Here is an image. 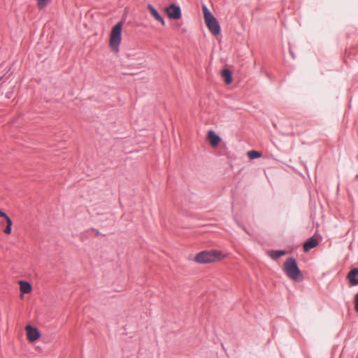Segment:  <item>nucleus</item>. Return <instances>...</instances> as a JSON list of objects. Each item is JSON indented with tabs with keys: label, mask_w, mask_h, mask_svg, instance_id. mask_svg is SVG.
Returning <instances> with one entry per match:
<instances>
[{
	"label": "nucleus",
	"mask_w": 358,
	"mask_h": 358,
	"mask_svg": "<svg viewBox=\"0 0 358 358\" xmlns=\"http://www.w3.org/2000/svg\"><path fill=\"white\" fill-rule=\"evenodd\" d=\"M221 75L224 79L226 84H230L232 82V73L231 71L228 69H224L222 71Z\"/></svg>",
	"instance_id": "f8f14e48"
},
{
	"label": "nucleus",
	"mask_w": 358,
	"mask_h": 358,
	"mask_svg": "<svg viewBox=\"0 0 358 358\" xmlns=\"http://www.w3.org/2000/svg\"><path fill=\"white\" fill-rule=\"evenodd\" d=\"M357 275L358 268H354L348 273L347 275L348 280H349L350 283L353 286H356L358 285V278H357Z\"/></svg>",
	"instance_id": "0eeeda50"
},
{
	"label": "nucleus",
	"mask_w": 358,
	"mask_h": 358,
	"mask_svg": "<svg viewBox=\"0 0 358 358\" xmlns=\"http://www.w3.org/2000/svg\"><path fill=\"white\" fill-rule=\"evenodd\" d=\"M36 1L39 10H43L47 6L50 0H36Z\"/></svg>",
	"instance_id": "2eb2a0df"
},
{
	"label": "nucleus",
	"mask_w": 358,
	"mask_h": 358,
	"mask_svg": "<svg viewBox=\"0 0 358 358\" xmlns=\"http://www.w3.org/2000/svg\"><path fill=\"white\" fill-rule=\"evenodd\" d=\"M20 289L22 294H28L31 291V285L26 281H20Z\"/></svg>",
	"instance_id": "ddd939ff"
},
{
	"label": "nucleus",
	"mask_w": 358,
	"mask_h": 358,
	"mask_svg": "<svg viewBox=\"0 0 358 358\" xmlns=\"http://www.w3.org/2000/svg\"><path fill=\"white\" fill-rule=\"evenodd\" d=\"M355 309L358 313V293L355 296Z\"/></svg>",
	"instance_id": "f3484780"
},
{
	"label": "nucleus",
	"mask_w": 358,
	"mask_h": 358,
	"mask_svg": "<svg viewBox=\"0 0 358 358\" xmlns=\"http://www.w3.org/2000/svg\"><path fill=\"white\" fill-rule=\"evenodd\" d=\"M220 251L204 250L198 253L195 257V261L199 264H208L215 262L221 256Z\"/></svg>",
	"instance_id": "20e7f679"
},
{
	"label": "nucleus",
	"mask_w": 358,
	"mask_h": 358,
	"mask_svg": "<svg viewBox=\"0 0 358 358\" xmlns=\"http://www.w3.org/2000/svg\"><path fill=\"white\" fill-rule=\"evenodd\" d=\"M3 224V222H0V224Z\"/></svg>",
	"instance_id": "aec40b11"
},
{
	"label": "nucleus",
	"mask_w": 358,
	"mask_h": 358,
	"mask_svg": "<svg viewBox=\"0 0 358 358\" xmlns=\"http://www.w3.org/2000/svg\"><path fill=\"white\" fill-rule=\"evenodd\" d=\"M317 245V240L313 237H311L303 243V250L305 252H308L310 250L315 248Z\"/></svg>",
	"instance_id": "9b49d317"
},
{
	"label": "nucleus",
	"mask_w": 358,
	"mask_h": 358,
	"mask_svg": "<svg viewBox=\"0 0 358 358\" xmlns=\"http://www.w3.org/2000/svg\"><path fill=\"white\" fill-rule=\"evenodd\" d=\"M148 9L150 12L151 15L155 17V19L159 21L163 26H165V22L164 18L161 16L159 13L154 8L153 6L149 4L148 6Z\"/></svg>",
	"instance_id": "9d476101"
},
{
	"label": "nucleus",
	"mask_w": 358,
	"mask_h": 358,
	"mask_svg": "<svg viewBox=\"0 0 358 358\" xmlns=\"http://www.w3.org/2000/svg\"><path fill=\"white\" fill-rule=\"evenodd\" d=\"M122 22H120L111 30L109 44L111 49L115 52L118 51L122 41Z\"/></svg>",
	"instance_id": "7ed1b4c3"
},
{
	"label": "nucleus",
	"mask_w": 358,
	"mask_h": 358,
	"mask_svg": "<svg viewBox=\"0 0 358 358\" xmlns=\"http://www.w3.org/2000/svg\"><path fill=\"white\" fill-rule=\"evenodd\" d=\"M166 12L171 19L178 20L181 17V9L179 6L171 4L166 8Z\"/></svg>",
	"instance_id": "39448f33"
},
{
	"label": "nucleus",
	"mask_w": 358,
	"mask_h": 358,
	"mask_svg": "<svg viewBox=\"0 0 358 358\" xmlns=\"http://www.w3.org/2000/svg\"><path fill=\"white\" fill-rule=\"evenodd\" d=\"M27 338L29 341H35L37 340L41 334L38 330L34 327L28 326L26 328Z\"/></svg>",
	"instance_id": "423d86ee"
},
{
	"label": "nucleus",
	"mask_w": 358,
	"mask_h": 358,
	"mask_svg": "<svg viewBox=\"0 0 358 358\" xmlns=\"http://www.w3.org/2000/svg\"><path fill=\"white\" fill-rule=\"evenodd\" d=\"M202 10L205 23L209 31L214 36L220 34L221 32V28L218 20L210 13L206 5H203Z\"/></svg>",
	"instance_id": "f03ea898"
},
{
	"label": "nucleus",
	"mask_w": 358,
	"mask_h": 358,
	"mask_svg": "<svg viewBox=\"0 0 358 358\" xmlns=\"http://www.w3.org/2000/svg\"><path fill=\"white\" fill-rule=\"evenodd\" d=\"M0 217H3L6 223V227L4 229L3 232L6 234H10L11 233V227L13 224L11 219L6 215V213L3 212L1 210H0Z\"/></svg>",
	"instance_id": "1a4fd4ad"
},
{
	"label": "nucleus",
	"mask_w": 358,
	"mask_h": 358,
	"mask_svg": "<svg viewBox=\"0 0 358 358\" xmlns=\"http://www.w3.org/2000/svg\"><path fill=\"white\" fill-rule=\"evenodd\" d=\"M248 155L250 159H255L262 156L261 152L255 150L249 151Z\"/></svg>",
	"instance_id": "4468645a"
},
{
	"label": "nucleus",
	"mask_w": 358,
	"mask_h": 358,
	"mask_svg": "<svg viewBox=\"0 0 358 358\" xmlns=\"http://www.w3.org/2000/svg\"><path fill=\"white\" fill-rule=\"evenodd\" d=\"M208 140L212 146H217L221 141V138L214 131L210 130L208 133Z\"/></svg>",
	"instance_id": "6e6552de"
},
{
	"label": "nucleus",
	"mask_w": 358,
	"mask_h": 358,
	"mask_svg": "<svg viewBox=\"0 0 358 358\" xmlns=\"http://www.w3.org/2000/svg\"><path fill=\"white\" fill-rule=\"evenodd\" d=\"M286 254V252L285 250H275L273 251V254L271 255V257L273 259H278Z\"/></svg>",
	"instance_id": "dca6fc26"
},
{
	"label": "nucleus",
	"mask_w": 358,
	"mask_h": 358,
	"mask_svg": "<svg viewBox=\"0 0 358 358\" xmlns=\"http://www.w3.org/2000/svg\"><path fill=\"white\" fill-rule=\"evenodd\" d=\"M100 234H100V232H99V231H96V236H99Z\"/></svg>",
	"instance_id": "6ab92c4d"
},
{
	"label": "nucleus",
	"mask_w": 358,
	"mask_h": 358,
	"mask_svg": "<svg viewBox=\"0 0 358 358\" xmlns=\"http://www.w3.org/2000/svg\"><path fill=\"white\" fill-rule=\"evenodd\" d=\"M289 52H290V54H291V55H292V58H294V54H293V52H292V50H289Z\"/></svg>",
	"instance_id": "a211bd4d"
},
{
	"label": "nucleus",
	"mask_w": 358,
	"mask_h": 358,
	"mask_svg": "<svg viewBox=\"0 0 358 358\" xmlns=\"http://www.w3.org/2000/svg\"><path fill=\"white\" fill-rule=\"evenodd\" d=\"M283 270L290 279L299 281L302 279V273L298 266L296 260L293 257L288 258L284 263Z\"/></svg>",
	"instance_id": "f257e3e1"
}]
</instances>
